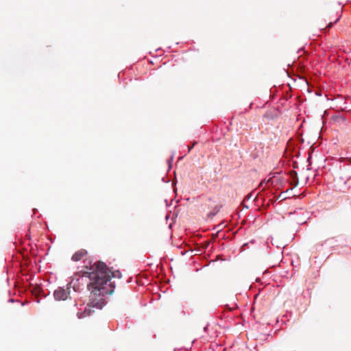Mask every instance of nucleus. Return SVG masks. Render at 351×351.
I'll use <instances>...</instances> for the list:
<instances>
[{"mask_svg": "<svg viewBox=\"0 0 351 351\" xmlns=\"http://www.w3.org/2000/svg\"><path fill=\"white\" fill-rule=\"evenodd\" d=\"M263 117L269 120H274L278 117V113L276 110H269L266 112Z\"/></svg>", "mask_w": 351, "mask_h": 351, "instance_id": "nucleus-7", "label": "nucleus"}, {"mask_svg": "<svg viewBox=\"0 0 351 351\" xmlns=\"http://www.w3.org/2000/svg\"><path fill=\"white\" fill-rule=\"evenodd\" d=\"M197 143V141H193L191 145H188V153L191 151V149L195 146Z\"/></svg>", "mask_w": 351, "mask_h": 351, "instance_id": "nucleus-10", "label": "nucleus"}, {"mask_svg": "<svg viewBox=\"0 0 351 351\" xmlns=\"http://www.w3.org/2000/svg\"><path fill=\"white\" fill-rule=\"evenodd\" d=\"M86 254L87 252L84 250H78L72 256L71 260L73 261H78Z\"/></svg>", "mask_w": 351, "mask_h": 351, "instance_id": "nucleus-6", "label": "nucleus"}, {"mask_svg": "<svg viewBox=\"0 0 351 351\" xmlns=\"http://www.w3.org/2000/svg\"><path fill=\"white\" fill-rule=\"evenodd\" d=\"M253 201H254V202H256V201H258V195H256L255 196V197L254 198V200H253Z\"/></svg>", "mask_w": 351, "mask_h": 351, "instance_id": "nucleus-15", "label": "nucleus"}, {"mask_svg": "<svg viewBox=\"0 0 351 351\" xmlns=\"http://www.w3.org/2000/svg\"><path fill=\"white\" fill-rule=\"evenodd\" d=\"M252 196H253V192H252V193H250L247 194V195L245 197V198H244V202H245V201H248L249 199H250L252 197Z\"/></svg>", "mask_w": 351, "mask_h": 351, "instance_id": "nucleus-11", "label": "nucleus"}, {"mask_svg": "<svg viewBox=\"0 0 351 351\" xmlns=\"http://www.w3.org/2000/svg\"><path fill=\"white\" fill-rule=\"evenodd\" d=\"M90 269L92 271L87 273L90 282L87 285V289L90 291V300L81 316L78 313V317L82 318L89 316L92 313V308L99 310L106 304V296L113 293L115 289L114 282L111 281L112 278H120L121 273L117 270L112 271L102 261L92 263L89 261Z\"/></svg>", "mask_w": 351, "mask_h": 351, "instance_id": "nucleus-1", "label": "nucleus"}, {"mask_svg": "<svg viewBox=\"0 0 351 351\" xmlns=\"http://www.w3.org/2000/svg\"><path fill=\"white\" fill-rule=\"evenodd\" d=\"M221 207L219 206H216L208 214L209 217H215L220 210Z\"/></svg>", "mask_w": 351, "mask_h": 351, "instance_id": "nucleus-8", "label": "nucleus"}, {"mask_svg": "<svg viewBox=\"0 0 351 351\" xmlns=\"http://www.w3.org/2000/svg\"><path fill=\"white\" fill-rule=\"evenodd\" d=\"M348 56H349V57H351V54H349V55H348Z\"/></svg>", "mask_w": 351, "mask_h": 351, "instance_id": "nucleus-18", "label": "nucleus"}, {"mask_svg": "<svg viewBox=\"0 0 351 351\" xmlns=\"http://www.w3.org/2000/svg\"><path fill=\"white\" fill-rule=\"evenodd\" d=\"M283 182H284V178L282 176H280V175H278V176H274L273 177L269 178L267 180L266 184L268 186H269V184H271V186H274L275 184H282Z\"/></svg>", "mask_w": 351, "mask_h": 351, "instance_id": "nucleus-5", "label": "nucleus"}, {"mask_svg": "<svg viewBox=\"0 0 351 351\" xmlns=\"http://www.w3.org/2000/svg\"><path fill=\"white\" fill-rule=\"evenodd\" d=\"M173 156L172 155L170 158L169 160H168V164H169V168L171 169V161L173 160Z\"/></svg>", "mask_w": 351, "mask_h": 351, "instance_id": "nucleus-12", "label": "nucleus"}, {"mask_svg": "<svg viewBox=\"0 0 351 351\" xmlns=\"http://www.w3.org/2000/svg\"><path fill=\"white\" fill-rule=\"evenodd\" d=\"M90 260H84V263H86L84 267L87 269V271H81L71 277V281L69 282L68 286L73 288L75 292L80 293L84 287V277L88 278L87 273L92 271L90 269Z\"/></svg>", "mask_w": 351, "mask_h": 351, "instance_id": "nucleus-3", "label": "nucleus"}, {"mask_svg": "<svg viewBox=\"0 0 351 351\" xmlns=\"http://www.w3.org/2000/svg\"><path fill=\"white\" fill-rule=\"evenodd\" d=\"M278 199V197H276V198L275 199H274V200H273V199H270V200H271V201L272 202V203L274 204V203L276 201H277Z\"/></svg>", "mask_w": 351, "mask_h": 351, "instance_id": "nucleus-17", "label": "nucleus"}, {"mask_svg": "<svg viewBox=\"0 0 351 351\" xmlns=\"http://www.w3.org/2000/svg\"><path fill=\"white\" fill-rule=\"evenodd\" d=\"M291 176L292 177L293 180H295L294 186H295L298 183V178L297 176V173L294 171L291 172Z\"/></svg>", "mask_w": 351, "mask_h": 351, "instance_id": "nucleus-9", "label": "nucleus"}, {"mask_svg": "<svg viewBox=\"0 0 351 351\" xmlns=\"http://www.w3.org/2000/svg\"><path fill=\"white\" fill-rule=\"evenodd\" d=\"M70 287L67 285V288L64 289V287H58L53 292L54 299L57 301L65 300L67 299L69 295L70 294Z\"/></svg>", "mask_w": 351, "mask_h": 351, "instance_id": "nucleus-4", "label": "nucleus"}, {"mask_svg": "<svg viewBox=\"0 0 351 351\" xmlns=\"http://www.w3.org/2000/svg\"><path fill=\"white\" fill-rule=\"evenodd\" d=\"M26 237H23V267L26 264L27 256L28 254L27 249L25 247L26 242H28V245L30 247L29 252L32 255H35L36 252H34L35 248H36V245H33L30 243L31 237L30 234H26ZM34 281V276L31 274H25V269L23 268V295H26L27 297L29 295L31 296L35 297V301L38 303L40 302L38 296L40 292L41 288L38 285L36 282Z\"/></svg>", "mask_w": 351, "mask_h": 351, "instance_id": "nucleus-2", "label": "nucleus"}, {"mask_svg": "<svg viewBox=\"0 0 351 351\" xmlns=\"http://www.w3.org/2000/svg\"><path fill=\"white\" fill-rule=\"evenodd\" d=\"M241 206H243V208H249V207H248V206H247L246 204H245V203H244V202H242V203H241Z\"/></svg>", "mask_w": 351, "mask_h": 351, "instance_id": "nucleus-13", "label": "nucleus"}, {"mask_svg": "<svg viewBox=\"0 0 351 351\" xmlns=\"http://www.w3.org/2000/svg\"><path fill=\"white\" fill-rule=\"evenodd\" d=\"M27 302L28 301H26V300H23V305L25 306Z\"/></svg>", "mask_w": 351, "mask_h": 351, "instance_id": "nucleus-16", "label": "nucleus"}, {"mask_svg": "<svg viewBox=\"0 0 351 351\" xmlns=\"http://www.w3.org/2000/svg\"><path fill=\"white\" fill-rule=\"evenodd\" d=\"M350 163H351V158H350Z\"/></svg>", "mask_w": 351, "mask_h": 351, "instance_id": "nucleus-19", "label": "nucleus"}, {"mask_svg": "<svg viewBox=\"0 0 351 351\" xmlns=\"http://www.w3.org/2000/svg\"><path fill=\"white\" fill-rule=\"evenodd\" d=\"M208 327V324H207L206 326L204 327V332H207Z\"/></svg>", "mask_w": 351, "mask_h": 351, "instance_id": "nucleus-14", "label": "nucleus"}]
</instances>
